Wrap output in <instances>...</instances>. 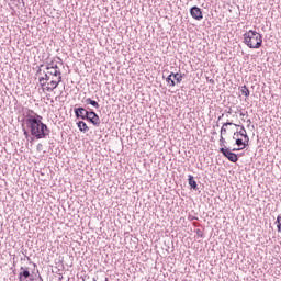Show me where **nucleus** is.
<instances>
[{
  "instance_id": "nucleus-1",
  "label": "nucleus",
  "mask_w": 281,
  "mask_h": 281,
  "mask_svg": "<svg viewBox=\"0 0 281 281\" xmlns=\"http://www.w3.org/2000/svg\"><path fill=\"white\" fill-rule=\"evenodd\" d=\"M25 124L27 128L31 131V135L36 137L37 139H45L48 137L52 131L47 127V124L43 123V121L36 119V116L32 114L26 115Z\"/></svg>"
},
{
  "instance_id": "nucleus-2",
  "label": "nucleus",
  "mask_w": 281,
  "mask_h": 281,
  "mask_svg": "<svg viewBox=\"0 0 281 281\" xmlns=\"http://www.w3.org/2000/svg\"><path fill=\"white\" fill-rule=\"evenodd\" d=\"M244 43L249 49H260V47H262V34L249 30L244 33Z\"/></svg>"
},
{
  "instance_id": "nucleus-3",
  "label": "nucleus",
  "mask_w": 281,
  "mask_h": 281,
  "mask_svg": "<svg viewBox=\"0 0 281 281\" xmlns=\"http://www.w3.org/2000/svg\"><path fill=\"white\" fill-rule=\"evenodd\" d=\"M50 76H54V78L57 79H52L50 82H48V87H46V91H54L58 85H60V81L63 80V77L60 76V71H55L50 72Z\"/></svg>"
},
{
  "instance_id": "nucleus-4",
  "label": "nucleus",
  "mask_w": 281,
  "mask_h": 281,
  "mask_svg": "<svg viewBox=\"0 0 281 281\" xmlns=\"http://www.w3.org/2000/svg\"><path fill=\"white\" fill-rule=\"evenodd\" d=\"M220 153L228 159L232 164H236L238 161V155L229 150V148L221 147Z\"/></svg>"
},
{
  "instance_id": "nucleus-5",
  "label": "nucleus",
  "mask_w": 281,
  "mask_h": 281,
  "mask_svg": "<svg viewBox=\"0 0 281 281\" xmlns=\"http://www.w3.org/2000/svg\"><path fill=\"white\" fill-rule=\"evenodd\" d=\"M183 76L181 72H171L167 78L166 81L169 85V87H175L176 82L179 85L181 82Z\"/></svg>"
},
{
  "instance_id": "nucleus-6",
  "label": "nucleus",
  "mask_w": 281,
  "mask_h": 281,
  "mask_svg": "<svg viewBox=\"0 0 281 281\" xmlns=\"http://www.w3.org/2000/svg\"><path fill=\"white\" fill-rule=\"evenodd\" d=\"M94 78H97V80H100L101 82H104L105 85H109V82L113 80V75L111 74V71L95 72Z\"/></svg>"
},
{
  "instance_id": "nucleus-7",
  "label": "nucleus",
  "mask_w": 281,
  "mask_h": 281,
  "mask_svg": "<svg viewBox=\"0 0 281 281\" xmlns=\"http://www.w3.org/2000/svg\"><path fill=\"white\" fill-rule=\"evenodd\" d=\"M75 116L77 120H87L89 119V110L80 106L74 109Z\"/></svg>"
},
{
  "instance_id": "nucleus-8",
  "label": "nucleus",
  "mask_w": 281,
  "mask_h": 281,
  "mask_svg": "<svg viewBox=\"0 0 281 281\" xmlns=\"http://www.w3.org/2000/svg\"><path fill=\"white\" fill-rule=\"evenodd\" d=\"M87 122H90V124H93L95 127L100 126V116L95 111L88 110V119Z\"/></svg>"
},
{
  "instance_id": "nucleus-9",
  "label": "nucleus",
  "mask_w": 281,
  "mask_h": 281,
  "mask_svg": "<svg viewBox=\"0 0 281 281\" xmlns=\"http://www.w3.org/2000/svg\"><path fill=\"white\" fill-rule=\"evenodd\" d=\"M21 272L19 274V280L20 281H30L33 280L34 276H32V273H30V270L27 268H20ZM29 279V280H27Z\"/></svg>"
},
{
  "instance_id": "nucleus-10",
  "label": "nucleus",
  "mask_w": 281,
  "mask_h": 281,
  "mask_svg": "<svg viewBox=\"0 0 281 281\" xmlns=\"http://www.w3.org/2000/svg\"><path fill=\"white\" fill-rule=\"evenodd\" d=\"M190 14L195 21H201L203 19V11H201V8L199 7H192L190 9Z\"/></svg>"
},
{
  "instance_id": "nucleus-11",
  "label": "nucleus",
  "mask_w": 281,
  "mask_h": 281,
  "mask_svg": "<svg viewBox=\"0 0 281 281\" xmlns=\"http://www.w3.org/2000/svg\"><path fill=\"white\" fill-rule=\"evenodd\" d=\"M188 183L191 190H199V184H196V180H194V176L192 175L188 176Z\"/></svg>"
},
{
  "instance_id": "nucleus-12",
  "label": "nucleus",
  "mask_w": 281,
  "mask_h": 281,
  "mask_svg": "<svg viewBox=\"0 0 281 281\" xmlns=\"http://www.w3.org/2000/svg\"><path fill=\"white\" fill-rule=\"evenodd\" d=\"M235 144L236 146H238V150H244V148H247V146H249V143L243 140V138H236Z\"/></svg>"
},
{
  "instance_id": "nucleus-13",
  "label": "nucleus",
  "mask_w": 281,
  "mask_h": 281,
  "mask_svg": "<svg viewBox=\"0 0 281 281\" xmlns=\"http://www.w3.org/2000/svg\"><path fill=\"white\" fill-rule=\"evenodd\" d=\"M59 61H53L52 64H48L46 69H60L63 67V60L58 58Z\"/></svg>"
},
{
  "instance_id": "nucleus-14",
  "label": "nucleus",
  "mask_w": 281,
  "mask_h": 281,
  "mask_svg": "<svg viewBox=\"0 0 281 281\" xmlns=\"http://www.w3.org/2000/svg\"><path fill=\"white\" fill-rule=\"evenodd\" d=\"M77 126H78L80 133H89V126L87 125V123L85 121H79L77 123Z\"/></svg>"
},
{
  "instance_id": "nucleus-15",
  "label": "nucleus",
  "mask_w": 281,
  "mask_h": 281,
  "mask_svg": "<svg viewBox=\"0 0 281 281\" xmlns=\"http://www.w3.org/2000/svg\"><path fill=\"white\" fill-rule=\"evenodd\" d=\"M227 126H239V125H237L236 123H233V122L223 123V125L221 127V135L222 136L227 134Z\"/></svg>"
},
{
  "instance_id": "nucleus-16",
  "label": "nucleus",
  "mask_w": 281,
  "mask_h": 281,
  "mask_svg": "<svg viewBox=\"0 0 281 281\" xmlns=\"http://www.w3.org/2000/svg\"><path fill=\"white\" fill-rule=\"evenodd\" d=\"M239 135L244 137V142H247L249 144V135H247V130H245V126H240Z\"/></svg>"
},
{
  "instance_id": "nucleus-17",
  "label": "nucleus",
  "mask_w": 281,
  "mask_h": 281,
  "mask_svg": "<svg viewBox=\"0 0 281 281\" xmlns=\"http://www.w3.org/2000/svg\"><path fill=\"white\" fill-rule=\"evenodd\" d=\"M85 102H86V104H90L94 109H100V103H98V101H95V100H92L91 98H87L85 100Z\"/></svg>"
},
{
  "instance_id": "nucleus-18",
  "label": "nucleus",
  "mask_w": 281,
  "mask_h": 281,
  "mask_svg": "<svg viewBox=\"0 0 281 281\" xmlns=\"http://www.w3.org/2000/svg\"><path fill=\"white\" fill-rule=\"evenodd\" d=\"M241 93L243 95H245V98H249V88H247V86H243L241 87Z\"/></svg>"
},
{
  "instance_id": "nucleus-19",
  "label": "nucleus",
  "mask_w": 281,
  "mask_h": 281,
  "mask_svg": "<svg viewBox=\"0 0 281 281\" xmlns=\"http://www.w3.org/2000/svg\"><path fill=\"white\" fill-rule=\"evenodd\" d=\"M45 80H49V76H47V74L45 75V78H40V85H42V87H45Z\"/></svg>"
},
{
  "instance_id": "nucleus-20",
  "label": "nucleus",
  "mask_w": 281,
  "mask_h": 281,
  "mask_svg": "<svg viewBox=\"0 0 281 281\" xmlns=\"http://www.w3.org/2000/svg\"><path fill=\"white\" fill-rule=\"evenodd\" d=\"M220 146H222V148H227V146H225V138L223 135L220 136Z\"/></svg>"
},
{
  "instance_id": "nucleus-21",
  "label": "nucleus",
  "mask_w": 281,
  "mask_h": 281,
  "mask_svg": "<svg viewBox=\"0 0 281 281\" xmlns=\"http://www.w3.org/2000/svg\"><path fill=\"white\" fill-rule=\"evenodd\" d=\"M195 234H196V236H199L200 238H203V231L196 229V231H195Z\"/></svg>"
},
{
  "instance_id": "nucleus-22",
  "label": "nucleus",
  "mask_w": 281,
  "mask_h": 281,
  "mask_svg": "<svg viewBox=\"0 0 281 281\" xmlns=\"http://www.w3.org/2000/svg\"><path fill=\"white\" fill-rule=\"evenodd\" d=\"M189 221H199V217L189 215Z\"/></svg>"
},
{
  "instance_id": "nucleus-23",
  "label": "nucleus",
  "mask_w": 281,
  "mask_h": 281,
  "mask_svg": "<svg viewBox=\"0 0 281 281\" xmlns=\"http://www.w3.org/2000/svg\"><path fill=\"white\" fill-rule=\"evenodd\" d=\"M206 80H207L211 85H214V80H213L212 78L210 79L209 76H206Z\"/></svg>"
},
{
  "instance_id": "nucleus-24",
  "label": "nucleus",
  "mask_w": 281,
  "mask_h": 281,
  "mask_svg": "<svg viewBox=\"0 0 281 281\" xmlns=\"http://www.w3.org/2000/svg\"><path fill=\"white\" fill-rule=\"evenodd\" d=\"M238 135H240V134H239V131L235 132V133H234V136H233V139H236V137H238Z\"/></svg>"
},
{
  "instance_id": "nucleus-25",
  "label": "nucleus",
  "mask_w": 281,
  "mask_h": 281,
  "mask_svg": "<svg viewBox=\"0 0 281 281\" xmlns=\"http://www.w3.org/2000/svg\"><path fill=\"white\" fill-rule=\"evenodd\" d=\"M35 120H40V122H41V120H43V116L36 114V115H35Z\"/></svg>"
},
{
  "instance_id": "nucleus-26",
  "label": "nucleus",
  "mask_w": 281,
  "mask_h": 281,
  "mask_svg": "<svg viewBox=\"0 0 281 281\" xmlns=\"http://www.w3.org/2000/svg\"><path fill=\"white\" fill-rule=\"evenodd\" d=\"M42 147H43V144H38L37 145V150H41Z\"/></svg>"
},
{
  "instance_id": "nucleus-27",
  "label": "nucleus",
  "mask_w": 281,
  "mask_h": 281,
  "mask_svg": "<svg viewBox=\"0 0 281 281\" xmlns=\"http://www.w3.org/2000/svg\"><path fill=\"white\" fill-rule=\"evenodd\" d=\"M239 115H240L241 117H245V113H244V112H240Z\"/></svg>"
},
{
  "instance_id": "nucleus-28",
  "label": "nucleus",
  "mask_w": 281,
  "mask_h": 281,
  "mask_svg": "<svg viewBox=\"0 0 281 281\" xmlns=\"http://www.w3.org/2000/svg\"><path fill=\"white\" fill-rule=\"evenodd\" d=\"M235 150H240V149H238V148H234V149H232V153H235Z\"/></svg>"
},
{
  "instance_id": "nucleus-29",
  "label": "nucleus",
  "mask_w": 281,
  "mask_h": 281,
  "mask_svg": "<svg viewBox=\"0 0 281 281\" xmlns=\"http://www.w3.org/2000/svg\"><path fill=\"white\" fill-rule=\"evenodd\" d=\"M247 123H248V124H251V120H250V119H248V120H247Z\"/></svg>"
},
{
  "instance_id": "nucleus-30",
  "label": "nucleus",
  "mask_w": 281,
  "mask_h": 281,
  "mask_svg": "<svg viewBox=\"0 0 281 281\" xmlns=\"http://www.w3.org/2000/svg\"><path fill=\"white\" fill-rule=\"evenodd\" d=\"M24 135H26V137H27V135H29L26 130H24Z\"/></svg>"
},
{
  "instance_id": "nucleus-31",
  "label": "nucleus",
  "mask_w": 281,
  "mask_h": 281,
  "mask_svg": "<svg viewBox=\"0 0 281 281\" xmlns=\"http://www.w3.org/2000/svg\"><path fill=\"white\" fill-rule=\"evenodd\" d=\"M38 280H40V281H43V277L38 276Z\"/></svg>"
},
{
  "instance_id": "nucleus-32",
  "label": "nucleus",
  "mask_w": 281,
  "mask_h": 281,
  "mask_svg": "<svg viewBox=\"0 0 281 281\" xmlns=\"http://www.w3.org/2000/svg\"><path fill=\"white\" fill-rule=\"evenodd\" d=\"M228 115H232V109H229V111H228Z\"/></svg>"
},
{
  "instance_id": "nucleus-33",
  "label": "nucleus",
  "mask_w": 281,
  "mask_h": 281,
  "mask_svg": "<svg viewBox=\"0 0 281 281\" xmlns=\"http://www.w3.org/2000/svg\"><path fill=\"white\" fill-rule=\"evenodd\" d=\"M225 114H222L221 116H218V120H222V117L224 116Z\"/></svg>"
},
{
  "instance_id": "nucleus-34",
  "label": "nucleus",
  "mask_w": 281,
  "mask_h": 281,
  "mask_svg": "<svg viewBox=\"0 0 281 281\" xmlns=\"http://www.w3.org/2000/svg\"><path fill=\"white\" fill-rule=\"evenodd\" d=\"M92 281H98L95 278H93V280Z\"/></svg>"
},
{
  "instance_id": "nucleus-35",
  "label": "nucleus",
  "mask_w": 281,
  "mask_h": 281,
  "mask_svg": "<svg viewBox=\"0 0 281 281\" xmlns=\"http://www.w3.org/2000/svg\"><path fill=\"white\" fill-rule=\"evenodd\" d=\"M213 135H216V132H213Z\"/></svg>"
},
{
  "instance_id": "nucleus-36",
  "label": "nucleus",
  "mask_w": 281,
  "mask_h": 281,
  "mask_svg": "<svg viewBox=\"0 0 281 281\" xmlns=\"http://www.w3.org/2000/svg\"><path fill=\"white\" fill-rule=\"evenodd\" d=\"M105 281H109V278H105Z\"/></svg>"
},
{
  "instance_id": "nucleus-37",
  "label": "nucleus",
  "mask_w": 281,
  "mask_h": 281,
  "mask_svg": "<svg viewBox=\"0 0 281 281\" xmlns=\"http://www.w3.org/2000/svg\"><path fill=\"white\" fill-rule=\"evenodd\" d=\"M216 126L218 127V123H216Z\"/></svg>"
}]
</instances>
